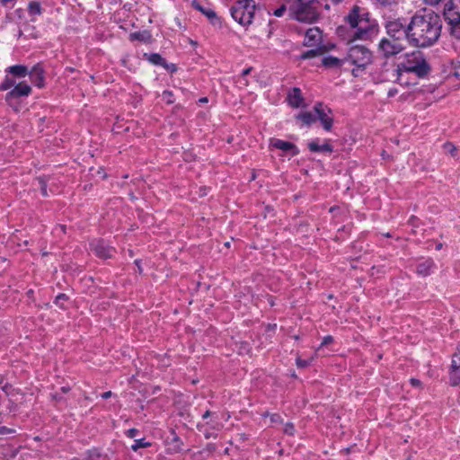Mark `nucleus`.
<instances>
[{
    "instance_id": "c756f323",
    "label": "nucleus",
    "mask_w": 460,
    "mask_h": 460,
    "mask_svg": "<svg viewBox=\"0 0 460 460\" xmlns=\"http://www.w3.org/2000/svg\"><path fill=\"white\" fill-rule=\"evenodd\" d=\"M450 383L452 385H460V367L450 370Z\"/></svg>"
},
{
    "instance_id": "4468645a",
    "label": "nucleus",
    "mask_w": 460,
    "mask_h": 460,
    "mask_svg": "<svg viewBox=\"0 0 460 460\" xmlns=\"http://www.w3.org/2000/svg\"><path fill=\"white\" fill-rule=\"evenodd\" d=\"M31 93V87L26 83H19L15 84L10 92H8L5 95V101L10 102L13 99L29 96Z\"/></svg>"
},
{
    "instance_id": "603ef678",
    "label": "nucleus",
    "mask_w": 460,
    "mask_h": 460,
    "mask_svg": "<svg viewBox=\"0 0 460 460\" xmlns=\"http://www.w3.org/2000/svg\"><path fill=\"white\" fill-rule=\"evenodd\" d=\"M199 102H208V100H207V98H201V99L199 100Z\"/></svg>"
},
{
    "instance_id": "b1692460",
    "label": "nucleus",
    "mask_w": 460,
    "mask_h": 460,
    "mask_svg": "<svg viewBox=\"0 0 460 460\" xmlns=\"http://www.w3.org/2000/svg\"><path fill=\"white\" fill-rule=\"evenodd\" d=\"M324 50H325L324 47H318L316 49H310V50L304 52L303 54H301L299 58L303 59V60L310 59V58L323 55Z\"/></svg>"
},
{
    "instance_id": "6e6552de",
    "label": "nucleus",
    "mask_w": 460,
    "mask_h": 460,
    "mask_svg": "<svg viewBox=\"0 0 460 460\" xmlns=\"http://www.w3.org/2000/svg\"><path fill=\"white\" fill-rule=\"evenodd\" d=\"M404 49V47L396 40L383 38L377 47L378 53L385 58L394 57Z\"/></svg>"
},
{
    "instance_id": "8fccbe9b",
    "label": "nucleus",
    "mask_w": 460,
    "mask_h": 460,
    "mask_svg": "<svg viewBox=\"0 0 460 460\" xmlns=\"http://www.w3.org/2000/svg\"><path fill=\"white\" fill-rule=\"evenodd\" d=\"M135 263L137 264V269H138L139 272H141V270H141V267H140V265H139L140 261H139L138 260H136V261H135Z\"/></svg>"
},
{
    "instance_id": "412c9836",
    "label": "nucleus",
    "mask_w": 460,
    "mask_h": 460,
    "mask_svg": "<svg viewBox=\"0 0 460 460\" xmlns=\"http://www.w3.org/2000/svg\"><path fill=\"white\" fill-rule=\"evenodd\" d=\"M433 267H434L433 261L430 260V259H428V260H425V261L420 262L417 265L416 272L420 276L427 277V276L430 275L431 270H432Z\"/></svg>"
},
{
    "instance_id": "cd10ccee",
    "label": "nucleus",
    "mask_w": 460,
    "mask_h": 460,
    "mask_svg": "<svg viewBox=\"0 0 460 460\" xmlns=\"http://www.w3.org/2000/svg\"><path fill=\"white\" fill-rule=\"evenodd\" d=\"M15 85V81L13 78L10 77L8 75H5L3 82L0 84V90L6 91L11 88H13Z\"/></svg>"
},
{
    "instance_id": "2eb2a0df",
    "label": "nucleus",
    "mask_w": 460,
    "mask_h": 460,
    "mask_svg": "<svg viewBox=\"0 0 460 460\" xmlns=\"http://www.w3.org/2000/svg\"><path fill=\"white\" fill-rule=\"evenodd\" d=\"M44 74L45 71L43 69V66H41V64L38 63L32 66L31 71H29L28 75H30L31 82L37 87L42 88L45 83Z\"/></svg>"
},
{
    "instance_id": "20e7f679",
    "label": "nucleus",
    "mask_w": 460,
    "mask_h": 460,
    "mask_svg": "<svg viewBox=\"0 0 460 460\" xmlns=\"http://www.w3.org/2000/svg\"><path fill=\"white\" fill-rule=\"evenodd\" d=\"M349 61L352 65L356 66L357 68L352 70L353 75L357 76V71L358 69H364L372 61L371 51L363 45H352L348 50L345 62Z\"/></svg>"
},
{
    "instance_id": "9b49d317",
    "label": "nucleus",
    "mask_w": 460,
    "mask_h": 460,
    "mask_svg": "<svg viewBox=\"0 0 460 460\" xmlns=\"http://www.w3.org/2000/svg\"><path fill=\"white\" fill-rule=\"evenodd\" d=\"M223 425L217 420H211L207 423H199L197 428L199 432H202L207 439L217 437V431L222 429Z\"/></svg>"
},
{
    "instance_id": "c03bdc74",
    "label": "nucleus",
    "mask_w": 460,
    "mask_h": 460,
    "mask_svg": "<svg viewBox=\"0 0 460 460\" xmlns=\"http://www.w3.org/2000/svg\"><path fill=\"white\" fill-rule=\"evenodd\" d=\"M111 395H112V393L111 391L104 392L103 394H102V398L108 399V398L111 397Z\"/></svg>"
},
{
    "instance_id": "a211bd4d",
    "label": "nucleus",
    "mask_w": 460,
    "mask_h": 460,
    "mask_svg": "<svg viewBox=\"0 0 460 460\" xmlns=\"http://www.w3.org/2000/svg\"><path fill=\"white\" fill-rule=\"evenodd\" d=\"M191 5L194 9L206 15L212 24H216V22L218 21L216 13L212 9H206L197 0H192Z\"/></svg>"
},
{
    "instance_id": "4d7b16f0",
    "label": "nucleus",
    "mask_w": 460,
    "mask_h": 460,
    "mask_svg": "<svg viewBox=\"0 0 460 460\" xmlns=\"http://www.w3.org/2000/svg\"><path fill=\"white\" fill-rule=\"evenodd\" d=\"M32 293H33V292H32V290H30V291L28 292V294H29V295H31Z\"/></svg>"
},
{
    "instance_id": "6ab92c4d",
    "label": "nucleus",
    "mask_w": 460,
    "mask_h": 460,
    "mask_svg": "<svg viewBox=\"0 0 460 460\" xmlns=\"http://www.w3.org/2000/svg\"><path fill=\"white\" fill-rule=\"evenodd\" d=\"M303 97L301 90L297 87H294L288 95V101L290 106L298 108L303 102Z\"/></svg>"
},
{
    "instance_id": "f257e3e1",
    "label": "nucleus",
    "mask_w": 460,
    "mask_h": 460,
    "mask_svg": "<svg viewBox=\"0 0 460 460\" xmlns=\"http://www.w3.org/2000/svg\"><path fill=\"white\" fill-rule=\"evenodd\" d=\"M407 41L411 47L429 48L435 45L442 32V20L431 10L417 12L407 25Z\"/></svg>"
},
{
    "instance_id": "dca6fc26",
    "label": "nucleus",
    "mask_w": 460,
    "mask_h": 460,
    "mask_svg": "<svg viewBox=\"0 0 460 460\" xmlns=\"http://www.w3.org/2000/svg\"><path fill=\"white\" fill-rule=\"evenodd\" d=\"M322 41V31L318 27L309 28L305 34L304 45L312 47Z\"/></svg>"
},
{
    "instance_id": "3c124183",
    "label": "nucleus",
    "mask_w": 460,
    "mask_h": 460,
    "mask_svg": "<svg viewBox=\"0 0 460 460\" xmlns=\"http://www.w3.org/2000/svg\"><path fill=\"white\" fill-rule=\"evenodd\" d=\"M331 1L334 4H338L341 3V2H343V0H331Z\"/></svg>"
},
{
    "instance_id": "f704fd0d",
    "label": "nucleus",
    "mask_w": 460,
    "mask_h": 460,
    "mask_svg": "<svg viewBox=\"0 0 460 460\" xmlns=\"http://www.w3.org/2000/svg\"><path fill=\"white\" fill-rule=\"evenodd\" d=\"M287 10V7L286 5L282 4L280 7H279L278 9H276L274 12H273V14L276 16V17H281L284 13L286 12Z\"/></svg>"
},
{
    "instance_id": "5fc2aeb1",
    "label": "nucleus",
    "mask_w": 460,
    "mask_h": 460,
    "mask_svg": "<svg viewBox=\"0 0 460 460\" xmlns=\"http://www.w3.org/2000/svg\"><path fill=\"white\" fill-rule=\"evenodd\" d=\"M53 398H54L55 400H58V399L57 394H54V395H53Z\"/></svg>"
},
{
    "instance_id": "4c0bfd02",
    "label": "nucleus",
    "mask_w": 460,
    "mask_h": 460,
    "mask_svg": "<svg viewBox=\"0 0 460 460\" xmlns=\"http://www.w3.org/2000/svg\"><path fill=\"white\" fill-rule=\"evenodd\" d=\"M137 433L138 430L135 428H132L127 430L126 435L130 438H134L137 435Z\"/></svg>"
},
{
    "instance_id": "7c9ffc66",
    "label": "nucleus",
    "mask_w": 460,
    "mask_h": 460,
    "mask_svg": "<svg viewBox=\"0 0 460 460\" xmlns=\"http://www.w3.org/2000/svg\"><path fill=\"white\" fill-rule=\"evenodd\" d=\"M442 147L445 154H449L452 156L456 155L457 149L451 142L445 143Z\"/></svg>"
},
{
    "instance_id": "f3484780",
    "label": "nucleus",
    "mask_w": 460,
    "mask_h": 460,
    "mask_svg": "<svg viewBox=\"0 0 460 460\" xmlns=\"http://www.w3.org/2000/svg\"><path fill=\"white\" fill-rule=\"evenodd\" d=\"M271 145L277 149L282 150L284 152H290L293 156L299 154V149L291 142L284 141L281 139H273Z\"/></svg>"
},
{
    "instance_id": "bb28decb",
    "label": "nucleus",
    "mask_w": 460,
    "mask_h": 460,
    "mask_svg": "<svg viewBox=\"0 0 460 460\" xmlns=\"http://www.w3.org/2000/svg\"><path fill=\"white\" fill-rule=\"evenodd\" d=\"M148 60L155 65L163 67H167L166 60L158 53H152L148 56Z\"/></svg>"
},
{
    "instance_id": "6e6d98bb",
    "label": "nucleus",
    "mask_w": 460,
    "mask_h": 460,
    "mask_svg": "<svg viewBox=\"0 0 460 460\" xmlns=\"http://www.w3.org/2000/svg\"><path fill=\"white\" fill-rule=\"evenodd\" d=\"M230 243L227 242L226 243V246L229 247Z\"/></svg>"
},
{
    "instance_id": "7ed1b4c3",
    "label": "nucleus",
    "mask_w": 460,
    "mask_h": 460,
    "mask_svg": "<svg viewBox=\"0 0 460 460\" xmlns=\"http://www.w3.org/2000/svg\"><path fill=\"white\" fill-rule=\"evenodd\" d=\"M288 11L291 18L302 22H314L318 16V2L316 0H291Z\"/></svg>"
},
{
    "instance_id": "ea45409f",
    "label": "nucleus",
    "mask_w": 460,
    "mask_h": 460,
    "mask_svg": "<svg viewBox=\"0 0 460 460\" xmlns=\"http://www.w3.org/2000/svg\"><path fill=\"white\" fill-rule=\"evenodd\" d=\"M173 441L177 444L175 447V451H180L181 449V442L180 441V438L177 436H174Z\"/></svg>"
},
{
    "instance_id": "864d4df0",
    "label": "nucleus",
    "mask_w": 460,
    "mask_h": 460,
    "mask_svg": "<svg viewBox=\"0 0 460 460\" xmlns=\"http://www.w3.org/2000/svg\"><path fill=\"white\" fill-rule=\"evenodd\" d=\"M388 94H389V96H392V95L394 94V92L389 91V93H388Z\"/></svg>"
},
{
    "instance_id": "423d86ee",
    "label": "nucleus",
    "mask_w": 460,
    "mask_h": 460,
    "mask_svg": "<svg viewBox=\"0 0 460 460\" xmlns=\"http://www.w3.org/2000/svg\"><path fill=\"white\" fill-rule=\"evenodd\" d=\"M443 16L447 25L449 34L460 40V11L453 0H445Z\"/></svg>"
},
{
    "instance_id": "a19ab883",
    "label": "nucleus",
    "mask_w": 460,
    "mask_h": 460,
    "mask_svg": "<svg viewBox=\"0 0 460 460\" xmlns=\"http://www.w3.org/2000/svg\"><path fill=\"white\" fill-rule=\"evenodd\" d=\"M410 383L411 384V385H413L415 387H419L421 385V382L416 378H411Z\"/></svg>"
},
{
    "instance_id": "13d9d810",
    "label": "nucleus",
    "mask_w": 460,
    "mask_h": 460,
    "mask_svg": "<svg viewBox=\"0 0 460 460\" xmlns=\"http://www.w3.org/2000/svg\"><path fill=\"white\" fill-rule=\"evenodd\" d=\"M0 383H2V377L0 376Z\"/></svg>"
},
{
    "instance_id": "58836bf2",
    "label": "nucleus",
    "mask_w": 460,
    "mask_h": 460,
    "mask_svg": "<svg viewBox=\"0 0 460 460\" xmlns=\"http://www.w3.org/2000/svg\"><path fill=\"white\" fill-rule=\"evenodd\" d=\"M383 5L397 4L399 0H377Z\"/></svg>"
},
{
    "instance_id": "aec40b11",
    "label": "nucleus",
    "mask_w": 460,
    "mask_h": 460,
    "mask_svg": "<svg viewBox=\"0 0 460 460\" xmlns=\"http://www.w3.org/2000/svg\"><path fill=\"white\" fill-rule=\"evenodd\" d=\"M7 74H11L13 76L17 78H23L29 74V69L24 65H14L5 69Z\"/></svg>"
},
{
    "instance_id": "2f4dec72",
    "label": "nucleus",
    "mask_w": 460,
    "mask_h": 460,
    "mask_svg": "<svg viewBox=\"0 0 460 460\" xmlns=\"http://www.w3.org/2000/svg\"><path fill=\"white\" fill-rule=\"evenodd\" d=\"M38 184L40 189V192L42 196L47 197L48 191H47V181L44 177H39L37 178Z\"/></svg>"
},
{
    "instance_id": "37998d69",
    "label": "nucleus",
    "mask_w": 460,
    "mask_h": 460,
    "mask_svg": "<svg viewBox=\"0 0 460 460\" xmlns=\"http://www.w3.org/2000/svg\"><path fill=\"white\" fill-rule=\"evenodd\" d=\"M332 341V336H326V337H324L323 341L322 342V345H326V344H328V343H330Z\"/></svg>"
},
{
    "instance_id": "1a4fd4ad",
    "label": "nucleus",
    "mask_w": 460,
    "mask_h": 460,
    "mask_svg": "<svg viewBox=\"0 0 460 460\" xmlns=\"http://www.w3.org/2000/svg\"><path fill=\"white\" fill-rule=\"evenodd\" d=\"M385 29L390 39L396 40L398 41L402 38L407 40V26H404L400 20L387 22Z\"/></svg>"
},
{
    "instance_id": "72a5a7b5",
    "label": "nucleus",
    "mask_w": 460,
    "mask_h": 460,
    "mask_svg": "<svg viewBox=\"0 0 460 460\" xmlns=\"http://www.w3.org/2000/svg\"><path fill=\"white\" fill-rule=\"evenodd\" d=\"M295 426L292 422H287L284 426V433L289 436H293L295 434Z\"/></svg>"
},
{
    "instance_id": "5701e85b",
    "label": "nucleus",
    "mask_w": 460,
    "mask_h": 460,
    "mask_svg": "<svg viewBox=\"0 0 460 460\" xmlns=\"http://www.w3.org/2000/svg\"><path fill=\"white\" fill-rule=\"evenodd\" d=\"M308 148L311 152L318 153V152H326V153H332L333 148L332 146L325 143L323 145H319L317 141H312L308 144Z\"/></svg>"
},
{
    "instance_id": "a18cd8bd",
    "label": "nucleus",
    "mask_w": 460,
    "mask_h": 460,
    "mask_svg": "<svg viewBox=\"0 0 460 460\" xmlns=\"http://www.w3.org/2000/svg\"><path fill=\"white\" fill-rule=\"evenodd\" d=\"M456 368H460V366H458L456 361L453 359L451 364V370H456Z\"/></svg>"
},
{
    "instance_id": "79ce46f5",
    "label": "nucleus",
    "mask_w": 460,
    "mask_h": 460,
    "mask_svg": "<svg viewBox=\"0 0 460 460\" xmlns=\"http://www.w3.org/2000/svg\"><path fill=\"white\" fill-rule=\"evenodd\" d=\"M424 2L429 5H436L441 2V0H424ZM442 2L445 4V0H442Z\"/></svg>"
},
{
    "instance_id": "0eeeda50",
    "label": "nucleus",
    "mask_w": 460,
    "mask_h": 460,
    "mask_svg": "<svg viewBox=\"0 0 460 460\" xmlns=\"http://www.w3.org/2000/svg\"><path fill=\"white\" fill-rule=\"evenodd\" d=\"M354 31L349 32L348 44H352L355 40H369L378 32L377 25L370 24L368 22L363 23L353 29Z\"/></svg>"
},
{
    "instance_id": "c9c22d12",
    "label": "nucleus",
    "mask_w": 460,
    "mask_h": 460,
    "mask_svg": "<svg viewBox=\"0 0 460 460\" xmlns=\"http://www.w3.org/2000/svg\"><path fill=\"white\" fill-rule=\"evenodd\" d=\"M67 299V296L66 294H59L56 296V299H55V303L58 305H60V307H62V304L61 302L62 301H65Z\"/></svg>"
},
{
    "instance_id": "bf43d9fd",
    "label": "nucleus",
    "mask_w": 460,
    "mask_h": 460,
    "mask_svg": "<svg viewBox=\"0 0 460 460\" xmlns=\"http://www.w3.org/2000/svg\"><path fill=\"white\" fill-rule=\"evenodd\" d=\"M92 460V459H91Z\"/></svg>"
},
{
    "instance_id": "ddd939ff",
    "label": "nucleus",
    "mask_w": 460,
    "mask_h": 460,
    "mask_svg": "<svg viewBox=\"0 0 460 460\" xmlns=\"http://www.w3.org/2000/svg\"><path fill=\"white\" fill-rule=\"evenodd\" d=\"M91 249L101 259H109L113 256L115 249L109 246L103 240L91 243Z\"/></svg>"
},
{
    "instance_id": "49530a36",
    "label": "nucleus",
    "mask_w": 460,
    "mask_h": 460,
    "mask_svg": "<svg viewBox=\"0 0 460 460\" xmlns=\"http://www.w3.org/2000/svg\"><path fill=\"white\" fill-rule=\"evenodd\" d=\"M212 415H213V413L210 411H206L204 412V414L202 415V418H203V420H206Z\"/></svg>"
},
{
    "instance_id": "e433bc0d",
    "label": "nucleus",
    "mask_w": 460,
    "mask_h": 460,
    "mask_svg": "<svg viewBox=\"0 0 460 460\" xmlns=\"http://www.w3.org/2000/svg\"><path fill=\"white\" fill-rule=\"evenodd\" d=\"M310 365V361L301 358H296V366L297 367L304 368Z\"/></svg>"
},
{
    "instance_id": "473e14b6",
    "label": "nucleus",
    "mask_w": 460,
    "mask_h": 460,
    "mask_svg": "<svg viewBox=\"0 0 460 460\" xmlns=\"http://www.w3.org/2000/svg\"><path fill=\"white\" fill-rule=\"evenodd\" d=\"M149 37L146 31H137L130 34V38L132 40H137L141 41H146V40Z\"/></svg>"
},
{
    "instance_id": "39448f33",
    "label": "nucleus",
    "mask_w": 460,
    "mask_h": 460,
    "mask_svg": "<svg viewBox=\"0 0 460 460\" xmlns=\"http://www.w3.org/2000/svg\"><path fill=\"white\" fill-rule=\"evenodd\" d=\"M254 12L255 2L253 0H239L231 7L232 17L243 26L252 23Z\"/></svg>"
},
{
    "instance_id": "c85d7f7f",
    "label": "nucleus",
    "mask_w": 460,
    "mask_h": 460,
    "mask_svg": "<svg viewBox=\"0 0 460 460\" xmlns=\"http://www.w3.org/2000/svg\"><path fill=\"white\" fill-rule=\"evenodd\" d=\"M151 447V443L146 441L145 438L136 439L134 444L131 446L133 451H137L140 448H146Z\"/></svg>"
},
{
    "instance_id": "9d476101",
    "label": "nucleus",
    "mask_w": 460,
    "mask_h": 460,
    "mask_svg": "<svg viewBox=\"0 0 460 460\" xmlns=\"http://www.w3.org/2000/svg\"><path fill=\"white\" fill-rule=\"evenodd\" d=\"M314 111L316 113V119L321 121L323 128L326 131H330L333 124L332 118L329 116L332 113L331 109L323 107V103L319 102L314 105Z\"/></svg>"
},
{
    "instance_id": "a878e982",
    "label": "nucleus",
    "mask_w": 460,
    "mask_h": 460,
    "mask_svg": "<svg viewBox=\"0 0 460 460\" xmlns=\"http://www.w3.org/2000/svg\"><path fill=\"white\" fill-rule=\"evenodd\" d=\"M28 13L31 16L40 15L42 8L40 3L38 1H31L28 4Z\"/></svg>"
},
{
    "instance_id": "09e8293b",
    "label": "nucleus",
    "mask_w": 460,
    "mask_h": 460,
    "mask_svg": "<svg viewBox=\"0 0 460 460\" xmlns=\"http://www.w3.org/2000/svg\"><path fill=\"white\" fill-rule=\"evenodd\" d=\"M69 390H70V388H69L68 386H63V387H61V391H62L63 393H65V394H66V393H67Z\"/></svg>"
},
{
    "instance_id": "f03ea898",
    "label": "nucleus",
    "mask_w": 460,
    "mask_h": 460,
    "mask_svg": "<svg viewBox=\"0 0 460 460\" xmlns=\"http://www.w3.org/2000/svg\"><path fill=\"white\" fill-rule=\"evenodd\" d=\"M430 70V66L420 54H412L405 60L396 65V68L393 73V77L394 82L402 85H409L411 83L403 80L404 74L413 73L419 78H424L428 75Z\"/></svg>"
},
{
    "instance_id": "f8f14e48",
    "label": "nucleus",
    "mask_w": 460,
    "mask_h": 460,
    "mask_svg": "<svg viewBox=\"0 0 460 460\" xmlns=\"http://www.w3.org/2000/svg\"><path fill=\"white\" fill-rule=\"evenodd\" d=\"M360 7L354 5L349 14L346 16V21L349 22L352 29H356L363 23H367L368 21V13H360Z\"/></svg>"
},
{
    "instance_id": "4be33fe9",
    "label": "nucleus",
    "mask_w": 460,
    "mask_h": 460,
    "mask_svg": "<svg viewBox=\"0 0 460 460\" xmlns=\"http://www.w3.org/2000/svg\"><path fill=\"white\" fill-rule=\"evenodd\" d=\"M345 63L344 59H340L338 58L328 56L322 59V65L325 67H340Z\"/></svg>"
},
{
    "instance_id": "393cba45",
    "label": "nucleus",
    "mask_w": 460,
    "mask_h": 460,
    "mask_svg": "<svg viewBox=\"0 0 460 460\" xmlns=\"http://www.w3.org/2000/svg\"><path fill=\"white\" fill-rule=\"evenodd\" d=\"M296 119L301 120L306 126H310L316 120V117L312 112L308 111L297 114Z\"/></svg>"
},
{
    "instance_id": "de8ad7c7",
    "label": "nucleus",
    "mask_w": 460,
    "mask_h": 460,
    "mask_svg": "<svg viewBox=\"0 0 460 460\" xmlns=\"http://www.w3.org/2000/svg\"><path fill=\"white\" fill-rule=\"evenodd\" d=\"M251 70H252V68H251V67L246 68V69H244V70L243 71L242 75H248V74L251 72Z\"/></svg>"
}]
</instances>
